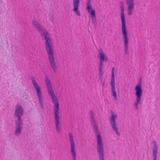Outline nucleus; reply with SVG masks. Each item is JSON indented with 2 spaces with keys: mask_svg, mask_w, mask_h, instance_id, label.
I'll use <instances>...</instances> for the list:
<instances>
[{
  "mask_svg": "<svg viewBox=\"0 0 160 160\" xmlns=\"http://www.w3.org/2000/svg\"><path fill=\"white\" fill-rule=\"evenodd\" d=\"M103 74H98V76L99 77V79L100 80V82L101 84L103 86H104L105 81L103 80Z\"/></svg>",
  "mask_w": 160,
  "mask_h": 160,
  "instance_id": "nucleus-16",
  "label": "nucleus"
},
{
  "mask_svg": "<svg viewBox=\"0 0 160 160\" xmlns=\"http://www.w3.org/2000/svg\"><path fill=\"white\" fill-rule=\"evenodd\" d=\"M126 5L128 7V14L132 15V12L134 9L135 2L134 0H126Z\"/></svg>",
  "mask_w": 160,
  "mask_h": 160,
  "instance_id": "nucleus-12",
  "label": "nucleus"
},
{
  "mask_svg": "<svg viewBox=\"0 0 160 160\" xmlns=\"http://www.w3.org/2000/svg\"><path fill=\"white\" fill-rule=\"evenodd\" d=\"M69 140L70 143V152L72 160H76V153L75 150V143L74 142L72 134L69 133Z\"/></svg>",
  "mask_w": 160,
  "mask_h": 160,
  "instance_id": "nucleus-10",
  "label": "nucleus"
},
{
  "mask_svg": "<svg viewBox=\"0 0 160 160\" xmlns=\"http://www.w3.org/2000/svg\"><path fill=\"white\" fill-rule=\"evenodd\" d=\"M53 14H50L49 15V19L54 24V19L53 17Z\"/></svg>",
  "mask_w": 160,
  "mask_h": 160,
  "instance_id": "nucleus-18",
  "label": "nucleus"
},
{
  "mask_svg": "<svg viewBox=\"0 0 160 160\" xmlns=\"http://www.w3.org/2000/svg\"><path fill=\"white\" fill-rule=\"evenodd\" d=\"M79 2V0H73V11L78 16L80 15V12L78 9Z\"/></svg>",
  "mask_w": 160,
  "mask_h": 160,
  "instance_id": "nucleus-13",
  "label": "nucleus"
},
{
  "mask_svg": "<svg viewBox=\"0 0 160 160\" xmlns=\"http://www.w3.org/2000/svg\"><path fill=\"white\" fill-rule=\"evenodd\" d=\"M45 82L46 85L48 92L51 98L52 102L54 104L53 115L55 125L57 132L58 133H59L61 132V126L60 124V111L59 107L58 101L53 90L51 82L47 76L45 77Z\"/></svg>",
  "mask_w": 160,
  "mask_h": 160,
  "instance_id": "nucleus-2",
  "label": "nucleus"
},
{
  "mask_svg": "<svg viewBox=\"0 0 160 160\" xmlns=\"http://www.w3.org/2000/svg\"><path fill=\"white\" fill-rule=\"evenodd\" d=\"M31 80L33 85L36 90L37 94L38 99L39 103H40L41 108L42 109L43 108V102L42 101V97L40 88L38 85L37 83L34 78L32 77Z\"/></svg>",
  "mask_w": 160,
  "mask_h": 160,
  "instance_id": "nucleus-6",
  "label": "nucleus"
},
{
  "mask_svg": "<svg viewBox=\"0 0 160 160\" xmlns=\"http://www.w3.org/2000/svg\"><path fill=\"white\" fill-rule=\"evenodd\" d=\"M90 115L91 125L93 128L94 132L97 137V151L98 158L99 160H104V148L103 141L98 127L94 118V114L92 111H90Z\"/></svg>",
  "mask_w": 160,
  "mask_h": 160,
  "instance_id": "nucleus-3",
  "label": "nucleus"
},
{
  "mask_svg": "<svg viewBox=\"0 0 160 160\" xmlns=\"http://www.w3.org/2000/svg\"><path fill=\"white\" fill-rule=\"evenodd\" d=\"M120 5L121 18L122 22V32L123 35L122 38L123 39L124 51L125 54L126 55L128 52V32L125 24L123 2L122 1H121L120 2Z\"/></svg>",
  "mask_w": 160,
  "mask_h": 160,
  "instance_id": "nucleus-5",
  "label": "nucleus"
},
{
  "mask_svg": "<svg viewBox=\"0 0 160 160\" xmlns=\"http://www.w3.org/2000/svg\"><path fill=\"white\" fill-rule=\"evenodd\" d=\"M24 110L22 106L19 103L15 106L14 115L17 119L15 121V130L14 134L18 137L21 133L23 128V121L22 120V117L24 113Z\"/></svg>",
  "mask_w": 160,
  "mask_h": 160,
  "instance_id": "nucleus-4",
  "label": "nucleus"
},
{
  "mask_svg": "<svg viewBox=\"0 0 160 160\" xmlns=\"http://www.w3.org/2000/svg\"><path fill=\"white\" fill-rule=\"evenodd\" d=\"M99 62L98 64L99 65V74H103L102 68H103V62L107 61L108 59V58L106 57L103 53L101 50H99Z\"/></svg>",
  "mask_w": 160,
  "mask_h": 160,
  "instance_id": "nucleus-11",
  "label": "nucleus"
},
{
  "mask_svg": "<svg viewBox=\"0 0 160 160\" xmlns=\"http://www.w3.org/2000/svg\"><path fill=\"white\" fill-rule=\"evenodd\" d=\"M115 82H110V85L111 86V89L112 92V96L114 97V100H117V93L115 91Z\"/></svg>",
  "mask_w": 160,
  "mask_h": 160,
  "instance_id": "nucleus-15",
  "label": "nucleus"
},
{
  "mask_svg": "<svg viewBox=\"0 0 160 160\" xmlns=\"http://www.w3.org/2000/svg\"><path fill=\"white\" fill-rule=\"evenodd\" d=\"M32 23L35 29L39 32L41 36L43 37L45 40V48L50 65L53 72L56 73L57 72V68L54 57L53 45L50 36L46 29L36 20H33Z\"/></svg>",
  "mask_w": 160,
  "mask_h": 160,
  "instance_id": "nucleus-1",
  "label": "nucleus"
},
{
  "mask_svg": "<svg viewBox=\"0 0 160 160\" xmlns=\"http://www.w3.org/2000/svg\"><path fill=\"white\" fill-rule=\"evenodd\" d=\"M112 115L110 117L109 120L111 127L113 131L116 133L118 136H120V133L118 132V127L116 124V119L117 116L112 111L111 112Z\"/></svg>",
  "mask_w": 160,
  "mask_h": 160,
  "instance_id": "nucleus-8",
  "label": "nucleus"
},
{
  "mask_svg": "<svg viewBox=\"0 0 160 160\" xmlns=\"http://www.w3.org/2000/svg\"><path fill=\"white\" fill-rule=\"evenodd\" d=\"M135 90L136 91L135 95L136 96V101L134 103V106L136 109H138V105L141 102L142 93L141 82H139V83L136 85Z\"/></svg>",
  "mask_w": 160,
  "mask_h": 160,
  "instance_id": "nucleus-7",
  "label": "nucleus"
},
{
  "mask_svg": "<svg viewBox=\"0 0 160 160\" xmlns=\"http://www.w3.org/2000/svg\"><path fill=\"white\" fill-rule=\"evenodd\" d=\"M114 68H113L112 70V76L111 82L115 81Z\"/></svg>",
  "mask_w": 160,
  "mask_h": 160,
  "instance_id": "nucleus-17",
  "label": "nucleus"
},
{
  "mask_svg": "<svg viewBox=\"0 0 160 160\" xmlns=\"http://www.w3.org/2000/svg\"><path fill=\"white\" fill-rule=\"evenodd\" d=\"M153 147L152 148V160H157L158 155V146L156 142L153 141Z\"/></svg>",
  "mask_w": 160,
  "mask_h": 160,
  "instance_id": "nucleus-14",
  "label": "nucleus"
},
{
  "mask_svg": "<svg viewBox=\"0 0 160 160\" xmlns=\"http://www.w3.org/2000/svg\"><path fill=\"white\" fill-rule=\"evenodd\" d=\"M86 9L91 15V18L94 26L97 25L96 18L95 16V12L91 8L90 0H87Z\"/></svg>",
  "mask_w": 160,
  "mask_h": 160,
  "instance_id": "nucleus-9",
  "label": "nucleus"
}]
</instances>
